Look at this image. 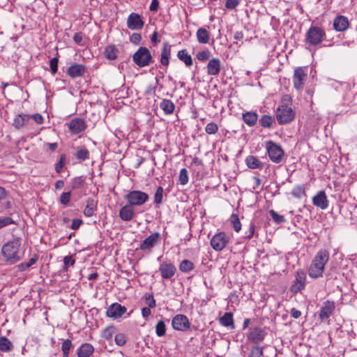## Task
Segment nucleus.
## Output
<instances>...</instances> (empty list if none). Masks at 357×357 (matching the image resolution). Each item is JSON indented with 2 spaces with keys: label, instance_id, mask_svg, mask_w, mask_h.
<instances>
[{
  "label": "nucleus",
  "instance_id": "obj_1",
  "mask_svg": "<svg viewBox=\"0 0 357 357\" xmlns=\"http://www.w3.org/2000/svg\"><path fill=\"white\" fill-rule=\"evenodd\" d=\"M329 260V252L326 250H320L312 259L308 268V275L312 279L323 277L325 266Z\"/></svg>",
  "mask_w": 357,
  "mask_h": 357
},
{
  "label": "nucleus",
  "instance_id": "obj_2",
  "mask_svg": "<svg viewBox=\"0 0 357 357\" xmlns=\"http://www.w3.org/2000/svg\"><path fill=\"white\" fill-rule=\"evenodd\" d=\"M21 239L14 238L5 243L1 248L3 257L11 264L18 261L22 257L20 252Z\"/></svg>",
  "mask_w": 357,
  "mask_h": 357
},
{
  "label": "nucleus",
  "instance_id": "obj_3",
  "mask_svg": "<svg viewBox=\"0 0 357 357\" xmlns=\"http://www.w3.org/2000/svg\"><path fill=\"white\" fill-rule=\"evenodd\" d=\"M326 37L325 30L318 26L312 25L305 36V44L309 47H317Z\"/></svg>",
  "mask_w": 357,
  "mask_h": 357
},
{
  "label": "nucleus",
  "instance_id": "obj_4",
  "mask_svg": "<svg viewBox=\"0 0 357 357\" xmlns=\"http://www.w3.org/2000/svg\"><path fill=\"white\" fill-rule=\"evenodd\" d=\"M132 60L138 67L143 68L153 62V57L148 48L140 47L132 55Z\"/></svg>",
  "mask_w": 357,
  "mask_h": 357
},
{
  "label": "nucleus",
  "instance_id": "obj_5",
  "mask_svg": "<svg viewBox=\"0 0 357 357\" xmlns=\"http://www.w3.org/2000/svg\"><path fill=\"white\" fill-rule=\"evenodd\" d=\"M125 199L133 207L140 206L149 200V196L147 193L140 190H132L125 195Z\"/></svg>",
  "mask_w": 357,
  "mask_h": 357
},
{
  "label": "nucleus",
  "instance_id": "obj_6",
  "mask_svg": "<svg viewBox=\"0 0 357 357\" xmlns=\"http://www.w3.org/2000/svg\"><path fill=\"white\" fill-rule=\"evenodd\" d=\"M294 112L287 105H280L277 109L276 119L280 125L290 123L294 120Z\"/></svg>",
  "mask_w": 357,
  "mask_h": 357
},
{
  "label": "nucleus",
  "instance_id": "obj_7",
  "mask_svg": "<svg viewBox=\"0 0 357 357\" xmlns=\"http://www.w3.org/2000/svg\"><path fill=\"white\" fill-rule=\"evenodd\" d=\"M266 148L270 160L275 163H280L284 156V151L282 147L272 141L266 144Z\"/></svg>",
  "mask_w": 357,
  "mask_h": 357
},
{
  "label": "nucleus",
  "instance_id": "obj_8",
  "mask_svg": "<svg viewBox=\"0 0 357 357\" xmlns=\"http://www.w3.org/2000/svg\"><path fill=\"white\" fill-rule=\"evenodd\" d=\"M229 242V237L224 231L215 234L211 239L210 244L215 251H222Z\"/></svg>",
  "mask_w": 357,
  "mask_h": 357
},
{
  "label": "nucleus",
  "instance_id": "obj_9",
  "mask_svg": "<svg viewBox=\"0 0 357 357\" xmlns=\"http://www.w3.org/2000/svg\"><path fill=\"white\" fill-rule=\"evenodd\" d=\"M161 236L159 232H153L146 237L140 244L139 249L150 253L152 249L160 243Z\"/></svg>",
  "mask_w": 357,
  "mask_h": 357
},
{
  "label": "nucleus",
  "instance_id": "obj_10",
  "mask_svg": "<svg viewBox=\"0 0 357 357\" xmlns=\"http://www.w3.org/2000/svg\"><path fill=\"white\" fill-rule=\"evenodd\" d=\"M306 283V274L302 269H298L296 271L295 280L290 287V291L292 294H296L301 292L305 287Z\"/></svg>",
  "mask_w": 357,
  "mask_h": 357
},
{
  "label": "nucleus",
  "instance_id": "obj_11",
  "mask_svg": "<svg viewBox=\"0 0 357 357\" xmlns=\"http://www.w3.org/2000/svg\"><path fill=\"white\" fill-rule=\"evenodd\" d=\"M172 326L176 331H185L190 327L188 317L184 314H176L172 320Z\"/></svg>",
  "mask_w": 357,
  "mask_h": 357
},
{
  "label": "nucleus",
  "instance_id": "obj_12",
  "mask_svg": "<svg viewBox=\"0 0 357 357\" xmlns=\"http://www.w3.org/2000/svg\"><path fill=\"white\" fill-rule=\"evenodd\" d=\"M266 334L267 333L264 328L261 327H255L250 329L247 337L249 341L255 344H258L264 340Z\"/></svg>",
  "mask_w": 357,
  "mask_h": 357
},
{
  "label": "nucleus",
  "instance_id": "obj_13",
  "mask_svg": "<svg viewBox=\"0 0 357 357\" xmlns=\"http://www.w3.org/2000/svg\"><path fill=\"white\" fill-rule=\"evenodd\" d=\"M144 22L142 16L137 13H130L127 19V27L130 30H141Z\"/></svg>",
  "mask_w": 357,
  "mask_h": 357
},
{
  "label": "nucleus",
  "instance_id": "obj_14",
  "mask_svg": "<svg viewBox=\"0 0 357 357\" xmlns=\"http://www.w3.org/2000/svg\"><path fill=\"white\" fill-rule=\"evenodd\" d=\"M307 77V73L302 67H297L294 70L293 76V83L294 88L298 90H302L304 85V81Z\"/></svg>",
  "mask_w": 357,
  "mask_h": 357
},
{
  "label": "nucleus",
  "instance_id": "obj_15",
  "mask_svg": "<svg viewBox=\"0 0 357 357\" xmlns=\"http://www.w3.org/2000/svg\"><path fill=\"white\" fill-rule=\"evenodd\" d=\"M126 307L118 303H112L107 310L106 314L108 317L117 319L126 312Z\"/></svg>",
  "mask_w": 357,
  "mask_h": 357
},
{
  "label": "nucleus",
  "instance_id": "obj_16",
  "mask_svg": "<svg viewBox=\"0 0 357 357\" xmlns=\"http://www.w3.org/2000/svg\"><path fill=\"white\" fill-rule=\"evenodd\" d=\"M161 277L165 280H170L176 272V266L172 263L163 262L159 266Z\"/></svg>",
  "mask_w": 357,
  "mask_h": 357
},
{
  "label": "nucleus",
  "instance_id": "obj_17",
  "mask_svg": "<svg viewBox=\"0 0 357 357\" xmlns=\"http://www.w3.org/2000/svg\"><path fill=\"white\" fill-rule=\"evenodd\" d=\"M335 308V303L331 301H326L321 308L319 317L321 321L326 320L333 314Z\"/></svg>",
  "mask_w": 357,
  "mask_h": 357
},
{
  "label": "nucleus",
  "instance_id": "obj_18",
  "mask_svg": "<svg viewBox=\"0 0 357 357\" xmlns=\"http://www.w3.org/2000/svg\"><path fill=\"white\" fill-rule=\"evenodd\" d=\"M333 26L335 31L342 32L348 29L349 22L346 16L338 15L334 19Z\"/></svg>",
  "mask_w": 357,
  "mask_h": 357
},
{
  "label": "nucleus",
  "instance_id": "obj_19",
  "mask_svg": "<svg viewBox=\"0 0 357 357\" xmlns=\"http://www.w3.org/2000/svg\"><path fill=\"white\" fill-rule=\"evenodd\" d=\"M312 203L321 209H326L328 206V201L324 191H319L313 198Z\"/></svg>",
  "mask_w": 357,
  "mask_h": 357
},
{
  "label": "nucleus",
  "instance_id": "obj_20",
  "mask_svg": "<svg viewBox=\"0 0 357 357\" xmlns=\"http://www.w3.org/2000/svg\"><path fill=\"white\" fill-rule=\"evenodd\" d=\"M207 73L209 75H218L221 69V61L218 58H213L209 60L207 66Z\"/></svg>",
  "mask_w": 357,
  "mask_h": 357
},
{
  "label": "nucleus",
  "instance_id": "obj_21",
  "mask_svg": "<svg viewBox=\"0 0 357 357\" xmlns=\"http://www.w3.org/2000/svg\"><path fill=\"white\" fill-rule=\"evenodd\" d=\"M86 128L84 121L81 119H74L70 121L68 128L75 135L79 134L84 130Z\"/></svg>",
  "mask_w": 357,
  "mask_h": 357
},
{
  "label": "nucleus",
  "instance_id": "obj_22",
  "mask_svg": "<svg viewBox=\"0 0 357 357\" xmlns=\"http://www.w3.org/2000/svg\"><path fill=\"white\" fill-rule=\"evenodd\" d=\"M135 216L134 208L128 204L123 206L119 211V217L123 221H130Z\"/></svg>",
  "mask_w": 357,
  "mask_h": 357
},
{
  "label": "nucleus",
  "instance_id": "obj_23",
  "mask_svg": "<svg viewBox=\"0 0 357 357\" xmlns=\"http://www.w3.org/2000/svg\"><path fill=\"white\" fill-rule=\"evenodd\" d=\"M94 352V347L90 343H84L77 350V357H90Z\"/></svg>",
  "mask_w": 357,
  "mask_h": 357
},
{
  "label": "nucleus",
  "instance_id": "obj_24",
  "mask_svg": "<svg viewBox=\"0 0 357 357\" xmlns=\"http://www.w3.org/2000/svg\"><path fill=\"white\" fill-rule=\"evenodd\" d=\"M85 73V67L82 64H74L70 66L68 70V75L73 77H82Z\"/></svg>",
  "mask_w": 357,
  "mask_h": 357
},
{
  "label": "nucleus",
  "instance_id": "obj_25",
  "mask_svg": "<svg viewBox=\"0 0 357 357\" xmlns=\"http://www.w3.org/2000/svg\"><path fill=\"white\" fill-rule=\"evenodd\" d=\"M171 54V46L167 42L163 43L161 52L160 63L162 66H167L169 63V56Z\"/></svg>",
  "mask_w": 357,
  "mask_h": 357
},
{
  "label": "nucleus",
  "instance_id": "obj_26",
  "mask_svg": "<svg viewBox=\"0 0 357 357\" xmlns=\"http://www.w3.org/2000/svg\"><path fill=\"white\" fill-rule=\"evenodd\" d=\"M29 119V114H18L14 118L13 126L17 129H20L28 123Z\"/></svg>",
  "mask_w": 357,
  "mask_h": 357
},
{
  "label": "nucleus",
  "instance_id": "obj_27",
  "mask_svg": "<svg viewBox=\"0 0 357 357\" xmlns=\"http://www.w3.org/2000/svg\"><path fill=\"white\" fill-rule=\"evenodd\" d=\"M242 119L247 126L252 127L257 122L258 114L255 112H247L242 114Z\"/></svg>",
  "mask_w": 357,
  "mask_h": 357
},
{
  "label": "nucleus",
  "instance_id": "obj_28",
  "mask_svg": "<svg viewBox=\"0 0 357 357\" xmlns=\"http://www.w3.org/2000/svg\"><path fill=\"white\" fill-rule=\"evenodd\" d=\"M220 324L225 327H229L234 329L235 326L233 314L231 312H225L224 315L220 318Z\"/></svg>",
  "mask_w": 357,
  "mask_h": 357
},
{
  "label": "nucleus",
  "instance_id": "obj_29",
  "mask_svg": "<svg viewBox=\"0 0 357 357\" xmlns=\"http://www.w3.org/2000/svg\"><path fill=\"white\" fill-rule=\"evenodd\" d=\"M160 107L165 114H172L174 111L175 105L172 100L163 99L160 103Z\"/></svg>",
  "mask_w": 357,
  "mask_h": 357
},
{
  "label": "nucleus",
  "instance_id": "obj_30",
  "mask_svg": "<svg viewBox=\"0 0 357 357\" xmlns=\"http://www.w3.org/2000/svg\"><path fill=\"white\" fill-rule=\"evenodd\" d=\"M197 40L199 43L206 44L209 41L210 33L205 28H199L196 33Z\"/></svg>",
  "mask_w": 357,
  "mask_h": 357
},
{
  "label": "nucleus",
  "instance_id": "obj_31",
  "mask_svg": "<svg viewBox=\"0 0 357 357\" xmlns=\"http://www.w3.org/2000/svg\"><path fill=\"white\" fill-rule=\"evenodd\" d=\"M245 163L250 169H261L263 167V164L253 155H248L245 158Z\"/></svg>",
  "mask_w": 357,
  "mask_h": 357
},
{
  "label": "nucleus",
  "instance_id": "obj_32",
  "mask_svg": "<svg viewBox=\"0 0 357 357\" xmlns=\"http://www.w3.org/2000/svg\"><path fill=\"white\" fill-rule=\"evenodd\" d=\"M13 349V343L6 337H0V351L10 352Z\"/></svg>",
  "mask_w": 357,
  "mask_h": 357
},
{
  "label": "nucleus",
  "instance_id": "obj_33",
  "mask_svg": "<svg viewBox=\"0 0 357 357\" xmlns=\"http://www.w3.org/2000/svg\"><path fill=\"white\" fill-rule=\"evenodd\" d=\"M177 56L181 61L184 62L187 66H191L192 65V59L185 50L178 51Z\"/></svg>",
  "mask_w": 357,
  "mask_h": 357
},
{
  "label": "nucleus",
  "instance_id": "obj_34",
  "mask_svg": "<svg viewBox=\"0 0 357 357\" xmlns=\"http://www.w3.org/2000/svg\"><path fill=\"white\" fill-rule=\"evenodd\" d=\"M96 204L93 199H88L86 200V206L84 210V214L86 217H91L94 214Z\"/></svg>",
  "mask_w": 357,
  "mask_h": 357
},
{
  "label": "nucleus",
  "instance_id": "obj_35",
  "mask_svg": "<svg viewBox=\"0 0 357 357\" xmlns=\"http://www.w3.org/2000/svg\"><path fill=\"white\" fill-rule=\"evenodd\" d=\"M195 268L194 264L188 259H184L179 264V269L181 272L188 273Z\"/></svg>",
  "mask_w": 357,
  "mask_h": 357
},
{
  "label": "nucleus",
  "instance_id": "obj_36",
  "mask_svg": "<svg viewBox=\"0 0 357 357\" xmlns=\"http://www.w3.org/2000/svg\"><path fill=\"white\" fill-rule=\"evenodd\" d=\"M75 156L77 159L84 161L89 158V151L85 147L78 148Z\"/></svg>",
  "mask_w": 357,
  "mask_h": 357
},
{
  "label": "nucleus",
  "instance_id": "obj_37",
  "mask_svg": "<svg viewBox=\"0 0 357 357\" xmlns=\"http://www.w3.org/2000/svg\"><path fill=\"white\" fill-rule=\"evenodd\" d=\"M229 221L236 232H239L241 229V223L239 220L238 216L237 214L232 213Z\"/></svg>",
  "mask_w": 357,
  "mask_h": 357
},
{
  "label": "nucleus",
  "instance_id": "obj_38",
  "mask_svg": "<svg viewBox=\"0 0 357 357\" xmlns=\"http://www.w3.org/2000/svg\"><path fill=\"white\" fill-rule=\"evenodd\" d=\"M72 347L73 343L70 340L67 339L63 342L61 345L63 357H69L70 351Z\"/></svg>",
  "mask_w": 357,
  "mask_h": 357
},
{
  "label": "nucleus",
  "instance_id": "obj_39",
  "mask_svg": "<svg viewBox=\"0 0 357 357\" xmlns=\"http://www.w3.org/2000/svg\"><path fill=\"white\" fill-rule=\"evenodd\" d=\"M118 50L114 46H107L105 50V56L110 59L114 60L117 57Z\"/></svg>",
  "mask_w": 357,
  "mask_h": 357
},
{
  "label": "nucleus",
  "instance_id": "obj_40",
  "mask_svg": "<svg viewBox=\"0 0 357 357\" xmlns=\"http://www.w3.org/2000/svg\"><path fill=\"white\" fill-rule=\"evenodd\" d=\"M291 195L297 199H301L303 197L306 195L305 188L303 185H297L294 187L291 191Z\"/></svg>",
  "mask_w": 357,
  "mask_h": 357
},
{
  "label": "nucleus",
  "instance_id": "obj_41",
  "mask_svg": "<svg viewBox=\"0 0 357 357\" xmlns=\"http://www.w3.org/2000/svg\"><path fill=\"white\" fill-rule=\"evenodd\" d=\"M273 122V118L270 115H263L259 119V123L264 128H270Z\"/></svg>",
  "mask_w": 357,
  "mask_h": 357
},
{
  "label": "nucleus",
  "instance_id": "obj_42",
  "mask_svg": "<svg viewBox=\"0 0 357 357\" xmlns=\"http://www.w3.org/2000/svg\"><path fill=\"white\" fill-rule=\"evenodd\" d=\"M155 333L158 337L164 336L166 333V326L163 321H159L155 326Z\"/></svg>",
  "mask_w": 357,
  "mask_h": 357
},
{
  "label": "nucleus",
  "instance_id": "obj_43",
  "mask_svg": "<svg viewBox=\"0 0 357 357\" xmlns=\"http://www.w3.org/2000/svg\"><path fill=\"white\" fill-rule=\"evenodd\" d=\"M115 333V328L113 326H108L104 329L102 333V337L107 340H109L112 339L114 333Z\"/></svg>",
  "mask_w": 357,
  "mask_h": 357
},
{
  "label": "nucleus",
  "instance_id": "obj_44",
  "mask_svg": "<svg viewBox=\"0 0 357 357\" xmlns=\"http://www.w3.org/2000/svg\"><path fill=\"white\" fill-rule=\"evenodd\" d=\"M84 179L82 176L75 177L71 181V188L73 190L79 189L84 185Z\"/></svg>",
  "mask_w": 357,
  "mask_h": 357
},
{
  "label": "nucleus",
  "instance_id": "obj_45",
  "mask_svg": "<svg viewBox=\"0 0 357 357\" xmlns=\"http://www.w3.org/2000/svg\"><path fill=\"white\" fill-rule=\"evenodd\" d=\"M178 181L183 185H185L188 182V172L185 168L181 169L178 176Z\"/></svg>",
  "mask_w": 357,
  "mask_h": 357
},
{
  "label": "nucleus",
  "instance_id": "obj_46",
  "mask_svg": "<svg viewBox=\"0 0 357 357\" xmlns=\"http://www.w3.org/2000/svg\"><path fill=\"white\" fill-rule=\"evenodd\" d=\"M163 188L161 186L157 188L154 195V202L159 205L162 202Z\"/></svg>",
  "mask_w": 357,
  "mask_h": 357
},
{
  "label": "nucleus",
  "instance_id": "obj_47",
  "mask_svg": "<svg viewBox=\"0 0 357 357\" xmlns=\"http://www.w3.org/2000/svg\"><path fill=\"white\" fill-rule=\"evenodd\" d=\"M264 348L257 345L253 347L250 351L249 357H262Z\"/></svg>",
  "mask_w": 357,
  "mask_h": 357
},
{
  "label": "nucleus",
  "instance_id": "obj_48",
  "mask_svg": "<svg viewBox=\"0 0 357 357\" xmlns=\"http://www.w3.org/2000/svg\"><path fill=\"white\" fill-rule=\"evenodd\" d=\"M218 130V126L215 123H208L205 127V131L208 135L215 134Z\"/></svg>",
  "mask_w": 357,
  "mask_h": 357
},
{
  "label": "nucleus",
  "instance_id": "obj_49",
  "mask_svg": "<svg viewBox=\"0 0 357 357\" xmlns=\"http://www.w3.org/2000/svg\"><path fill=\"white\" fill-rule=\"evenodd\" d=\"M66 161V156L65 154H62L60 156V159H59V162L55 165V171L57 173L61 172V171L65 165Z\"/></svg>",
  "mask_w": 357,
  "mask_h": 357
},
{
  "label": "nucleus",
  "instance_id": "obj_50",
  "mask_svg": "<svg viewBox=\"0 0 357 357\" xmlns=\"http://www.w3.org/2000/svg\"><path fill=\"white\" fill-rule=\"evenodd\" d=\"M270 215L273 218V221L277 224H280L285 222V218L282 215H279L277 212H275L273 210L270 211Z\"/></svg>",
  "mask_w": 357,
  "mask_h": 357
},
{
  "label": "nucleus",
  "instance_id": "obj_51",
  "mask_svg": "<svg viewBox=\"0 0 357 357\" xmlns=\"http://www.w3.org/2000/svg\"><path fill=\"white\" fill-rule=\"evenodd\" d=\"M71 192H65L61 195L59 202L62 205L67 206L70 201Z\"/></svg>",
  "mask_w": 357,
  "mask_h": 357
},
{
  "label": "nucleus",
  "instance_id": "obj_52",
  "mask_svg": "<svg viewBox=\"0 0 357 357\" xmlns=\"http://www.w3.org/2000/svg\"><path fill=\"white\" fill-rule=\"evenodd\" d=\"M210 56L211 52L208 50L199 52L197 54V58L200 61H206L209 59Z\"/></svg>",
  "mask_w": 357,
  "mask_h": 357
},
{
  "label": "nucleus",
  "instance_id": "obj_53",
  "mask_svg": "<svg viewBox=\"0 0 357 357\" xmlns=\"http://www.w3.org/2000/svg\"><path fill=\"white\" fill-rule=\"evenodd\" d=\"M114 341L117 345L123 346L126 343V335L123 333H119L116 335Z\"/></svg>",
  "mask_w": 357,
  "mask_h": 357
},
{
  "label": "nucleus",
  "instance_id": "obj_54",
  "mask_svg": "<svg viewBox=\"0 0 357 357\" xmlns=\"http://www.w3.org/2000/svg\"><path fill=\"white\" fill-rule=\"evenodd\" d=\"M58 62L59 60L56 57H54L50 61V70L52 75H54L57 72Z\"/></svg>",
  "mask_w": 357,
  "mask_h": 357
},
{
  "label": "nucleus",
  "instance_id": "obj_55",
  "mask_svg": "<svg viewBox=\"0 0 357 357\" xmlns=\"http://www.w3.org/2000/svg\"><path fill=\"white\" fill-rule=\"evenodd\" d=\"M145 301H146V304L149 307L154 308L156 305L155 300L154 299L153 294L146 295L145 296Z\"/></svg>",
  "mask_w": 357,
  "mask_h": 357
},
{
  "label": "nucleus",
  "instance_id": "obj_56",
  "mask_svg": "<svg viewBox=\"0 0 357 357\" xmlns=\"http://www.w3.org/2000/svg\"><path fill=\"white\" fill-rule=\"evenodd\" d=\"M14 222L10 217H0V229L13 224Z\"/></svg>",
  "mask_w": 357,
  "mask_h": 357
},
{
  "label": "nucleus",
  "instance_id": "obj_57",
  "mask_svg": "<svg viewBox=\"0 0 357 357\" xmlns=\"http://www.w3.org/2000/svg\"><path fill=\"white\" fill-rule=\"evenodd\" d=\"M239 0H226L225 7L227 9L232 10L237 7L239 4Z\"/></svg>",
  "mask_w": 357,
  "mask_h": 357
},
{
  "label": "nucleus",
  "instance_id": "obj_58",
  "mask_svg": "<svg viewBox=\"0 0 357 357\" xmlns=\"http://www.w3.org/2000/svg\"><path fill=\"white\" fill-rule=\"evenodd\" d=\"M142 40L141 34L133 33L130 38V41L134 45H138Z\"/></svg>",
  "mask_w": 357,
  "mask_h": 357
},
{
  "label": "nucleus",
  "instance_id": "obj_59",
  "mask_svg": "<svg viewBox=\"0 0 357 357\" xmlns=\"http://www.w3.org/2000/svg\"><path fill=\"white\" fill-rule=\"evenodd\" d=\"M255 224L251 222L248 230L245 232V238L251 239L255 234Z\"/></svg>",
  "mask_w": 357,
  "mask_h": 357
},
{
  "label": "nucleus",
  "instance_id": "obj_60",
  "mask_svg": "<svg viewBox=\"0 0 357 357\" xmlns=\"http://www.w3.org/2000/svg\"><path fill=\"white\" fill-rule=\"evenodd\" d=\"M75 260L71 256H66L63 259L64 269L67 270V266H74Z\"/></svg>",
  "mask_w": 357,
  "mask_h": 357
},
{
  "label": "nucleus",
  "instance_id": "obj_61",
  "mask_svg": "<svg viewBox=\"0 0 357 357\" xmlns=\"http://www.w3.org/2000/svg\"><path fill=\"white\" fill-rule=\"evenodd\" d=\"M30 119H32L36 123L43 124L44 121V119L43 116L40 114H34L32 115H29Z\"/></svg>",
  "mask_w": 357,
  "mask_h": 357
},
{
  "label": "nucleus",
  "instance_id": "obj_62",
  "mask_svg": "<svg viewBox=\"0 0 357 357\" xmlns=\"http://www.w3.org/2000/svg\"><path fill=\"white\" fill-rule=\"evenodd\" d=\"M73 40H74V42L76 44L79 45H83V43H82V40H83L82 34L81 33H75V35L73 36Z\"/></svg>",
  "mask_w": 357,
  "mask_h": 357
},
{
  "label": "nucleus",
  "instance_id": "obj_63",
  "mask_svg": "<svg viewBox=\"0 0 357 357\" xmlns=\"http://www.w3.org/2000/svg\"><path fill=\"white\" fill-rule=\"evenodd\" d=\"M82 224V221L79 219H74L71 224L70 228L73 230H77Z\"/></svg>",
  "mask_w": 357,
  "mask_h": 357
},
{
  "label": "nucleus",
  "instance_id": "obj_64",
  "mask_svg": "<svg viewBox=\"0 0 357 357\" xmlns=\"http://www.w3.org/2000/svg\"><path fill=\"white\" fill-rule=\"evenodd\" d=\"M159 8V1L158 0H152L149 10L151 11L156 12L158 10Z\"/></svg>",
  "mask_w": 357,
  "mask_h": 357
}]
</instances>
